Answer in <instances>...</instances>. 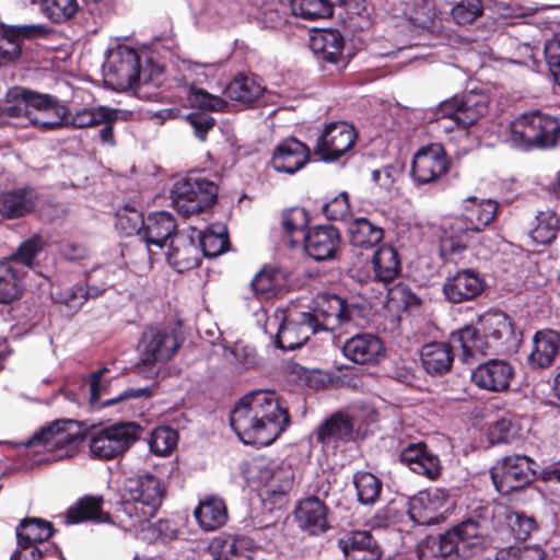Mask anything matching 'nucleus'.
I'll return each mask as SVG.
<instances>
[{
  "instance_id": "1",
  "label": "nucleus",
  "mask_w": 560,
  "mask_h": 560,
  "mask_svg": "<svg viewBox=\"0 0 560 560\" xmlns=\"http://www.w3.org/2000/svg\"><path fill=\"white\" fill-rule=\"evenodd\" d=\"M230 423L244 444L266 446L285 431L290 416L275 392L256 390L240 400Z\"/></svg>"
},
{
  "instance_id": "2",
  "label": "nucleus",
  "mask_w": 560,
  "mask_h": 560,
  "mask_svg": "<svg viewBox=\"0 0 560 560\" xmlns=\"http://www.w3.org/2000/svg\"><path fill=\"white\" fill-rule=\"evenodd\" d=\"M488 522L468 518L443 535L418 545L419 560H457L480 551L487 542Z\"/></svg>"
},
{
  "instance_id": "3",
  "label": "nucleus",
  "mask_w": 560,
  "mask_h": 560,
  "mask_svg": "<svg viewBox=\"0 0 560 560\" xmlns=\"http://www.w3.org/2000/svg\"><path fill=\"white\" fill-rule=\"evenodd\" d=\"M464 213L446 220L440 240L443 257L466 248L469 237L481 232L495 218L499 205L492 199L478 200L468 197L464 200Z\"/></svg>"
},
{
  "instance_id": "4",
  "label": "nucleus",
  "mask_w": 560,
  "mask_h": 560,
  "mask_svg": "<svg viewBox=\"0 0 560 560\" xmlns=\"http://www.w3.org/2000/svg\"><path fill=\"white\" fill-rule=\"evenodd\" d=\"M125 491L127 498L115 512L117 524L124 530H133L144 520L153 517L161 508L165 493L160 479L151 474L128 480Z\"/></svg>"
},
{
  "instance_id": "5",
  "label": "nucleus",
  "mask_w": 560,
  "mask_h": 560,
  "mask_svg": "<svg viewBox=\"0 0 560 560\" xmlns=\"http://www.w3.org/2000/svg\"><path fill=\"white\" fill-rule=\"evenodd\" d=\"M559 133L558 119L540 110L524 113L511 124V140L522 149L552 148Z\"/></svg>"
},
{
  "instance_id": "6",
  "label": "nucleus",
  "mask_w": 560,
  "mask_h": 560,
  "mask_svg": "<svg viewBox=\"0 0 560 560\" xmlns=\"http://www.w3.org/2000/svg\"><path fill=\"white\" fill-rule=\"evenodd\" d=\"M106 82L117 90H135L148 84L152 74L141 69L135 49L120 45L110 50L105 66Z\"/></svg>"
},
{
  "instance_id": "7",
  "label": "nucleus",
  "mask_w": 560,
  "mask_h": 560,
  "mask_svg": "<svg viewBox=\"0 0 560 560\" xmlns=\"http://www.w3.org/2000/svg\"><path fill=\"white\" fill-rule=\"evenodd\" d=\"M217 186L201 177L182 178L171 191L172 205L183 215L197 214L210 209L217 199Z\"/></svg>"
},
{
  "instance_id": "8",
  "label": "nucleus",
  "mask_w": 560,
  "mask_h": 560,
  "mask_svg": "<svg viewBox=\"0 0 560 560\" xmlns=\"http://www.w3.org/2000/svg\"><path fill=\"white\" fill-rule=\"evenodd\" d=\"M178 347L173 331L149 327L143 331L139 343L140 360L136 365L137 371L145 377L156 375V364L171 360Z\"/></svg>"
},
{
  "instance_id": "9",
  "label": "nucleus",
  "mask_w": 560,
  "mask_h": 560,
  "mask_svg": "<svg viewBox=\"0 0 560 560\" xmlns=\"http://www.w3.org/2000/svg\"><path fill=\"white\" fill-rule=\"evenodd\" d=\"M141 427L135 422H119L90 434L92 455L100 459H112L124 454L139 438Z\"/></svg>"
},
{
  "instance_id": "10",
  "label": "nucleus",
  "mask_w": 560,
  "mask_h": 560,
  "mask_svg": "<svg viewBox=\"0 0 560 560\" xmlns=\"http://www.w3.org/2000/svg\"><path fill=\"white\" fill-rule=\"evenodd\" d=\"M535 463L524 455H510L491 468V478L497 490L509 494L529 485L536 474Z\"/></svg>"
},
{
  "instance_id": "11",
  "label": "nucleus",
  "mask_w": 560,
  "mask_h": 560,
  "mask_svg": "<svg viewBox=\"0 0 560 560\" xmlns=\"http://www.w3.org/2000/svg\"><path fill=\"white\" fill-rule=\"evenodd\" d=\"M277 346L283 350H294L303 346L312 335L318 332V326L312 322V317L306 312L290 313L282 318L279 324V317L268 318L266 331L270 326H278Z\"/></svg>"
},
{
  "instance_id": "12",
  "label": "nucleus",
  "mask_w": 560,
  "mask_h": 560,
  "mask_svg": "<svg viewBox=\"0 0 560 560\" xmlns=\"http://www.w3.org/2000/svg\"><path fill=\"white\" fill-rule=\"evenodd\" d=\"M488 107L489 98L485 93L470 91L444 102L441 110L445 118L465 130L477 124L488 113Z\"/></svg>"
},
{
  "instance_id": "13",
  "label": "nucleus",
  "mask_w": 560,
  "mask_h": 560,
  "mask_svg": "<svg viewBox=\"0 0 560 560\" xmlns=\"http://www.w3.org/2000/svg\"><path fill=\"white\" fill-rule=\"evenodd\" d=\"M72 422H55L50 427L36 433L28 442L30 446L43 445L52 455L47 457L46 460H58L72 457L81 441L79 434L69 433L66 429L67 424Z\"/></svg>"
},
{
  "instance_id": "14",
  "label": "nucleus",
  "mask_w": 560,
  "mask_h": 560,
  "mask_svg": "<svg viewBox=\"0 0 560 560\" xmlns=\"http://www.w3.org/2000/svg\"><path fill=\"white\" fill-rule=\"evenodd\" d=\"M357 133L346 121L328 124L314 147L315 155L323 161H335L348 152L354 144Z\"/></svg>"
},
{
  "instance_id": "15",
  "label": "nucleus",
  "mask_w": 560,
  "mask_h": 560,
  "mask_svg": "<svg viewBox=\"0 0 560 560\" xmlns=\"http://www.w3.org/2000/svg\"><path fill=\"white\" fill-rule=\"evenodd\" d=\"M448 160L442 145L433 143L420 148L413 155L411 177L418 185L435 183L448 171Z\"/></svg>"
},
{
  "instance_id": "16",
  "label": "nucleus",
  "mask_w": 560,
  "mask_h": 560,
  "mask_svg": "<svg viewBox=\"0 0 560 560\" xmlns=\"http://www.w3.org/2000/svg\"><path fill=\"white\" fill-rule=\"evenodd\" d=\"M36 93L13 86L8 90L3 102L0 104V126L11 125L16 128L31 127L32 109Z\"/></svg>"
},
{
  "instance_id": "17",
  "label": "nucleus",
  "mask_w": 560,
  "mask_h": 560,
  "mask_svg": "<svg viewBox=\"0 0 560 560\" xmlns=\"http://www.w3.org/2000/svg\"><path fill=\"white\" fill-rule=\"evenodd\" d=\"M488 515H491V522L499 534H510L517 540H525L535 528L533 518L512 512L504 505H497L491 511L486 508L479 521L486 518L489 524ZM487 532H489V528ZM488 536H490V533H488Z\"/></svg>"
},
{
  "instance_id": "18",
  "label": "nucleus",
  "mask_w": 560,
  "mask_h": 560,
  "mask_svg": "<svg viewBox=\"0 0 560 560\" xmlns=\"http://www.w3.org/2000/svg\"><path fill=\"white\" fill-rule=\"evenodd\" d=\"M485 290V280L472 269H462L445 279L443 293L451 303L474 300Z\"/></svg>"
},
{
  "instance_id": "19",
  "label": "nucleus",
  "mask_w": 560,
  "mask_h": 560,
  "mask_svg": "<svg viewBox=\"0 0 560 560\" xmlns=\"http://www.w3.org/2000/svg\"><path fill=\"white\" fill-rule=\"evenodd\" d=\"M513 375L514 369L509 362L492 359L472 371L471 382L481 389L498 393L509 388Z\"/></svg>"
},
{
  "instance_id": "20",
  "label": "nucleus",
  "mask_w": 560,
  "mask_h": 560,
  "mask_svg": "<svg viewBox=\"0 0 560 560\" xmlns=\"http://www.w3.org/2000/svg\"><path fill=\"white\" fill-rule=\"evenodd\" d=\"M319 331H332L349 319L345 301L334 294H319L313 312H307Z\"/></svg>"
},
{
  "instance_id": "21",
  "label": "nucleus",
  "mask_w": 560,
  "mask_h": 560,
  "mask_svg": "<svg viewBox=\"0 0 560 560\" xmlns=\"http://www.w3.org/2000/svg\"><path fill=\"white\" fill-rule=\"evenodd\" d=\"M447 498L446 491L440 488L420 492L409 503V517L419 525L436 523Z\"/></svg>"
},
{
  "instance_id": "22",
  "label": "nucleus",
  "mask_w": 560,
  "mask_h": 560,
  "mask_svg": "<svg viewBox=\"0 0 560 560\" xmlns=\"http://www.w3.org/2000/svg\"><path fill=\"white\" fill-rule=\"evenodd\" d=\"M31 117V127L43 131L65 127L68 109L47 94L36 93ZM30 121V119L27 120Z\"/></svg>"
},
{
  "instance_id": "23",
  "label": "nucleus",
  "mask_w": 560,
  "mask_h": 560,
  "mask_svg": "<svg viewBox=\"0 0 560 560\" xmlns=\"http://www.w3.org/2000/svg\"><path fill=\"white\" fill-rule=\"evenodd\" d=\"M310 160V149L301 141L290 138L280 142L272 154L271 165L278 173L294 174Z\"/></svg>"
},
{
  "instance_id": "24",
  "label": "nucleus",
  "mask_w": 560,
  "mask_h": 560,
  "mask_svg": "<svg viewBox=\"0 0 560 560\" xmlns=\"http://www.w3.org/2000/svg\"><path fill=\"white\" fill-rule=\"evenodd\" d=\"M304 248L314 260L322 261L335 257L340 236L332 225H320L310 230L304 236Z\"/></svg>"
},
{
  "instance_id": "25",
  "label": "nucleus",
  "mask_w": 560,
  "mask_h": 560,
  "mask_svg": "<svg viewBox=\"0 0 560 560\" xmlns=\"http://www.w3.org/2000/svg\"><path fill=\"white\" fill-rule=\"evenodd\" d=\"M451 341L463 349V361L468 363L471 359L483 357L498 348L482 334L477 326L467 325L451 334Z\"/></svg>"
},
{
  "instance_id": "26",
  "label": "nucleus",
  "mask_w": 560,
  "mask_h": 560,
  "mask_svg": "<svg viewBox=\"0 0 560 560\" xmlns=\"http://www.w3.org/2000/svg\"><path fill=\"white\" fill-rule=\"evenodd\" d=\"M345 357L357 364H373L384 352L383 342L372 334H359L342 346Z\"/></svg>"
},
{
  "instance_id": "27",
  "label": "nucleus",
  "mask_w": 560,
  "mask_h": 560,
  "mask_svg": "<svg viewBox=\"0 0 560 560\" xmlns=\"http://www.w3.org/2000/svg\"><path fill=\"white\" fill-rule=\"evenodd\" d=\"M293 470L290 466H266L259 468L258 480L261 495L277 501L282 499L293 486Z\"/></svg>"
},
{
  "instance_id": "28",
  "label": "nucleus",
  "mask_w": 560,
  "mask_h": 560,
  "mask_svg": "<svg viewBox=\"0 0 560 560\" xmlns=\"http://www.w3.org/2000/svg\"><path fill=\"white\" fill-rule=\"evenodd\" d=\"M400 459L413 472L423 475L429 479H436L441 475V463L438 455L427 450L423 443H412L400 453Z\"/></svg>"
},
{
  "instance_id": "29",
  "label": "nucleus",
  "mask_w": 560,
  "mask_h": 560,
  "mask_svg": "<svg viewBox=\"0 0 560 560\" xmlns=\"http://www.w3.org/2000/svg\"><path fill=\"white\" fill-rule=\"evenodd\" d=\"M346 560H378L381 550L366 530H353L338 540Z\"/></svg>"
},
{
  "instance_id": "30",
  "label": "nucleus",
  "mask_w": 560,
  "mask_h": 560,
  "mask_svg": "<svg viewBox=\"0 0 560 560\" xmlns=\"http://www.w3.org/2000/svg\"><path fill=\"white\" fill-rule=\"evenodd\" d=\"M176 231L175 219L171 213L166 211H159L149 214L144 219L142 229V238L150 248L155 246L162 248L167 240L172 241V237Z\"/></svg>"
},
{
  "instance_id": "31",
  "label": "nucleus",
  "mask_w": 560,
  "mask_h": 560,
  "mask_svg": "<svg viewBox=\"0 0 560 560\" xmlns=\"http://www.w3.org/2000/svg\"><path fill=\"white\" fill-rule=\"evenodd\" d=\"M327 508L316 497L302 500L295 509V517L301 528L311 534H320L328 529Z\"/></svg>"
},
{
  "instance_id": "32",
  "label": "nucleus",
  "mask_w": 560,
  "mask_h": 560,
  "mask_svg": "<svg viewBox=\"0 0 560 560\" xmlns=\"http://www.w3.org/2000/svg\"><path fill=\"white\" fill-rule=\"evenodd\" d=\"M354 425L352 420L336 413L324 421L316 431V439L325 448H336L339 443L352 440Z\"/></svg>"
},
{
  "instance_id": "33",
  "label": "nucleus",
  "mask_w": 560,
  "mask_h": 560,
  "mask_svg": "<svg viewBox=\"0 0 560 560\" xmlns=\"http://www.w3.org/2000/svg\"><path fill=\"white\" fill-rule=\"evenodd\" d=\"M198 525L206 532H213L225 525L228 509L224 501L217 495H207L199 501L194 511Z\"/></svg>"
},
{
  "instance_id": "34",
  "label": "nucleus",
  "mask_w": 560,
  "mask_h": 560,
  "mask_svg": "<svg viewBox=\"0 0 560 560\" xmlns=\"http://www.w3.org/2000/svg\"><path fill=\"white\" fill-rule=\"evenodd\" d=\"M168 262L178 271L189 270L199 264V250L191 236L176 234L166 253Z\"/></svg>"
},
{
  "instance_id": "35",
  "label": "nucleus",
  "mask_w": 560,
  "mask_h": 560,
  "mask_svg": "<svg viewBox=\"0 0 560 560\" xmlns=\"http://www.w3.org/2000/svg\"><path fill=\"white\" fill-rule=\"evenodd\" d=\"M560 336L553 330H544L535 334L533 349L528 362L534 369H545L552 364L559 351Z\"/></svg>"
},
{
  "instance_id": "36",
  "label": "nucleus",
  "mask_w": 560,
  "mask_h": 560,
  "mask_svg": "<svg viewBox=\"0 0 560 560\" xmlns=\"http://www.w3.org/2000/svg\"><path fill=\"white\" fill-rule=\"evenodd\" d=\"M37 192L34 188H20L0 195V213L8 219L23 217L34 210Z\"/></svg>"
},
{
  "instance_id": "37",
  "label": "nucleus",
  "mask_w": 560,
  "mask_h": 560,
  "mask_svg": "<svg viewBox=\"0 0 560 560\" xmlns=\"http://www.w3.org/2000/svg\"><path fill=\"white\" fill-rule=\"evenodd\" d=\"M476 324L497 348L513 339V324L502 312H487L478 317Z\"/></svg>"
},
{
  "instance_id": "38",
  "label": "nucleus",
  "mask_w": 560,
  "mask_h": 560,
  "mask_svg": "<svg viewBox=\"0 0 560 560\" xmlns=\"http://www.w3.org/2000/svg\"><path fill=\"white\" fill-rule=\"evenodd\" d=\"M313 52L327 62L338 65L342 61L343 38L336 30L316 32L311 36Z\"/></svg>"
},
{
  "instance_id": "39",
  "label": "nucleus",
  "mask_w": 560,
  "mask_h": 560,
  "mask_svg": "<svg viewBox=\"0 0 560 560\" xmlns=\"http://www.w3.org/2000/svg\"><path fill=\"white\" fill-rule=\"evenodd\" d=\"M453 360L454 354L448 343L432 342L425 345L421 350L422 366L431 375L447 373L453 364Z\"/></svg>"
},
{
  "instance_id": "40",
  "label": "nucleus",
  "mask_w": 560,
  "mask_h": 560,
  "mask_svg": "<svg viewBox=\"0 0 560 560\" xmlns=\"http://www.w3.org/2000/svg\"><path fill=\"white\" fill-rule=\"evenodd\" d=\"M119 110L106 106L83 108L75 113L68 110L65 127L88 128L103 122L115 121Z\"/></svg>"
},
{
  "instance_id": "41",
  "label": "nucleus",
  "mask_w": 560,
  "mask_h": 560,
  "mask_svg": "<svg viewBox=\"0 0 560 560\" xmlns=\"http://www.w3.org/2000/svg\"><path fill=\"white\" fill-rule=\"evenodd\" d=\"M102 497H84L74 505L69 508L67 517L70 523H80L94 521L105 523L109 521V515L103 511Z\"/></svg>"
},
{
  "instance_id": "42",
  "label": "nucleus",
  "mask_w": 560,
  "mask_h": 560,
  "mask_svg": "<svg viewBox=\"0 0 560 560\" xmlns=\"http://www.w3.org/2000/svg\"><path fill=\"white\" fill-rule=\"evenodd\" d=\"M373 271L375 280L388 283L400 271V261L397 252L390 246H381L373 256Z\"/></svg>"
},
{
  "instance_id": "43",
  "label": "nucleus",
  "mask_w": 560,
  "mask_h": 560,
  "mask_svg": "<svg viewBox=\"0 0 560 560\" xmlns=\"http://www.w3.org/2000/svg\"><path fill=\"white\" fill-rule=\"evenodd\" d=\"M22 291L21 270L8 260L0 261V303L9 304L18 300Z\"/></svg>"
},
{
  "instance_id": "44",
  "label": "nucleus",
  "mask_w": 560,
  "mask_h": 560,
  "mask_svg": "<svg viewBox=\"0 0 560 560\" xmlns=\"http://www.w3.org/2000/svg\"><path fill=\"white\" fill-rule=\"evenodd\" d=\"M51 535V524L39 518L24 520L16 527L18 546L37 545L47 540Z\"/></svg>"
},
{
  "instance_id": "45",
  "label": "nucleus",
  "mask_w": 560,
  "mask_h": 560,
  "mask_svg": "<svg viewBox=\"0 0 560 560\" xmlns=\"http://www.w3.org/2000/svg\"><path fill=\"white\" fill-rule=\"evenodd\" d=\"M224 93L232 101L248 104L261 95L262 88L254 77L237 75L229 83Z\"/></svg>"
},
{
  "instance_id": "46",
  "label": "nucleus",
  "mask_w": 560,
  "mask_h": 560,
  "mask_svg": "<svg viewBox=\"0 0 560 560\" xmlns=\"http://www.w3.org/2000/svg\"><path fill=\"white\" fill-rule=\"evenodd\" d=\"M46 245L47 242L42 235L34 234L20 244L8 261L12 262L13 266L22 265L34 269L38 266L37 257L45 249Z\"/></svg>"
},
{
  "instance_id": "47",
  "label": "nucleus",
  "mask_w": 560,
  "mask_h": 560,
  "mask_svg": "<svg viewBox=\"0 0 560 560\" xmlns=\"http://www.w3.org/2000/svg\"><path fill=\"white\" fill-rule=\"evenodd\" d=\"M131 532L137 533L142 540L149 544L167 542L176 539L178 535L176 526L168 520H159L155 523L144 520L143 524Z\"/></svg>"
},
{
  "instance_id": "48",
  "label": "nucleus",
  "mask_w": 560,
  "mask_h": 560,
  "mask_svg": "<svg viewBox=\"0 0 560 560\" xmlns=\"http://www.w3.org/2000/svg\"><path fill=\"white\" fill-rule=\"evenodd\" d=\"M350 242L357 247H372L383 238V230L365 218H358L349 226Z\"/></svg>"
},
{
  "instance_id": "49",
  "label": "nucleus",
  "mask_w": 560,
  "mask_h": 560,
  "mask_svg": "<svg viewBox=\"0 0 560 560\" xmlns=\"http://www.w3.org/2000/svg\"><path fill=\"white\" fill-rule=\"evenodd\" d=\"M284 281L282 273L276 269H262L250 282L255 295L270 299L281 292Z\"/></svg>"
},
{
  "instance_id": "50",
  "label": "nucleus",
  "mask_w": 560,
  "mask_h": 560,
  "mask_svg": "<svg viewBox=\"0 0 560 560\" xmlns=\"http://www.w3.org/2000/svg\"><path fill=\"white\" fill-rule=\"evenodd\" d=\"M83 0H42L43 14L52 23H65L72 19L82 5Z\"/></svg>"
},
{
  "instance_id": "51",
  "label": "nucleus",
  "mask_w": 560,
  "mask_h": 560,
  "mask_svg": "<svg viewBox=\"0 0 560 560\" xmlns=\"http://www.w3.org/2000/svg\"><path fill=\"white\" fill-rule=\"evenodd\" d=\"M200 248L205 256L217 257L228 250L229 237L225 226L213 225L199 236Z\"/></svg>"
},
{
  "instance_id": "52",
  "label": "nucleus",
  "mask_w": 560,
  "mask_h": 560,
  "mask_svg": "<svg viewBox=\"0 0 560 560\" xmlns=\"http://www.w3.org/2000/svg\"><path fill=\"white\" fill-rule=\"evenodd\" d=\"M559 219L555 211L548 209L539 211L536 215V225L530 231V237L537 244H549L557 235Z\"/></svg>"
},
{
  "instance_id": "53",
  "label": "nucleus",
  "mask_w": 560,
  "mask_h": 560,
  "mask_svg": "<svg viewBox=\"0 0 560 560\" xmlns=\"http://www.w3.org/2000/svg\"><path fill=\"white\" fill-rule=\"evenodd\" d=\"M358 500L364 505L374 504L382 491L381 480L371 472L359 471L353 477Z\"/></svg>"
},
{
  "instance_id": "54",
  "label": "nucleus",
  "mask_w": 560,
  "mask_h": 560,
  "mask_svg": "<svg viewBox=\"0 0 560 560\" xmlns=\"http://www.w3.org/2000/svg\"><path fill=\"white\" fill-rule=\"evenodd\" d=\"M290 8L295 16L304 20H317L332 14L329 0H290Z\"/></svg>"
},
{
  "instance_id": "55",
  "label": "nucleus",
  "mask_w": 560,
  "mask_h": 560,
  "mask_svg": "<svg viewBox=\"0 0 560 560\" xmlns=\"http://www.w3.org/2000/svg\"><path fill=\"white\" fill-rule=\"evenodd\" d=\"M545 552L538 546L523 542L501 548L495 553V560H544Z\"/></svg>"
},
{
  "instance_id": "56",
  "label": "nucleus",
  "mask_w": 560,
  "mask_h": 560,
  "mask_svg": "<svg viewBox=\"0 0 560 560\" xmlns=\"http://www.w3.org/2000/svg\"><path fill=\"white\" fill-rule=\"evenodd\" d=\"M187 100L192 107L201 109L223 112L228 107V103L222 97L212 95L194 85L189 88Z\"/></svg>"
},
{
  "instance_id": "57",
  "label": "nucleus",
  "mask_w": 560,
  "mask_h": 560,
  "mask_svg": "<svg viewBox=\"0 0 560 560\" xmlns=\"http://www.w3.org/2000/svg\"><path fill=\"white\" fill-rule=\"evenodd\" d=\"M177 432L170 427L155 429L150 439V448L158 455L171 453L177 444Z\"/></svg>"
},
{
  "instance_id": "58",
  "label": "nucleus",
  "mask_w": 560,
  "mask_h": 560,
  "mask_svg": "<svg viewBox=\"0 0 560 560\" xmlns=\"http://www.w3.org/2000/svg\"><path fill=\"white\" fill-rule=\"evenodd\" d=\"M22 52L21 44L10 25L0 24V57L7 61H15Z\"/></svg>"
},
{
  "instance_id": "59",
  "label": "nucleus",
  "mask_w": 560,
  "mask_h": 560,
  "mask_svg": "<svg viewBox=\"0 0 560 560\" xmlns=\"http://www.w3.org/2000/svg\"><path fill=\"white\" fill-rule=\"evenodd\" d=\"M518 435V427L512 419L503 418L494 422L488 430L491 444L510 443Z\"/></svg>"
},
{
  "instance_id": "60",
  "label": "nucleus",
  "mask_w": 560,
  "mask_h": 560,
  "mask_svg": "<svg viewBox=\"0 0 560 560\" xmlns=\"http://www.w3.org/2000/svg\"><path fill=\"white\" fill-rule=\"evenodd\" d=\"M387 302L396 310H406L418 305L419 299L406 284L398 283L387 290Z\"/></svg>"
},
{
  "instance_id": "61",
  "label": "nucleus",
  "mask_w": 560,
  "mask_h": 560,
  "mask_svg": "<svg viewBox=\"0 0 560 560\" xmlns=\"http://www.w3.org/2000/svg\"><path fill=\"white\" fill-rule=\"evenodd\" d=\"M308 223V214L303 208H292L283 212L282 214V225L288 234L294 236L295 234H301L302 237L304 234V229Z\"/></svg>"
},
{
  "instance_id": "62",
  "label": "nucleus",
  "mask_w": 560,
  "mask_h": 560,
  "mask_svg": "<svg viewBox=\"0 0 560 560\" xmlns=\"http://www.w3.org/2000/svg\"><path fill=\"white\" fill-rule=\"evenodd\" d=\"M225 358L243 369H252L258 364L255 349L242 342H236L231 349H226Z\"/></svg>"
},
{
  "instance_id": "63",
  "label": "nucleus",
  "mask_w": 560,
  "mask_h": 560,
  "mask_svg": "<svg viewBox=\"0 0 560 560\" xmlns=\"http://www.w3.org/2000/svg\"><path fill=\"white\" fill-rule=\"evenodd\" d=\"M481 13L480 0H462L452 9V16L457 24L472 23Z\"/></svg>"
},
{
  "instance_id": "64",
  "label": "nucleus",
  "mask_w": 560,
  "mask_h": 560,
  "mask_svg": "<svg viewBox=\"0 0 560 560\" xmlns=\"http://www.w3.org/2000/svg\"><path fill=\"white\" fill-rule=\"evenodd\" d=\"M144 224V218L136 210L126 209L118 213L116 225L126 235H141Z\"/></svg>"
}]
</instances>
